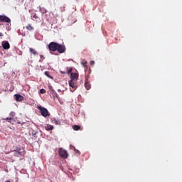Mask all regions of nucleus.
<instances>
[{
  "instance_id": "32",
  "label": "nucleus",
  "mask_w": 182,
  "mask_h": 182,
  "mask_svg": "<svg viewBox=\"0 0 182 182\" xmlns=\"http://www.w3.org/2000/svg\"><path fill=\"white\" fill-rule=\"evenodd\" d=\"M33 135L36 134V132H35L34 134H33Z\"/></svg>"
},
{
  "instance_id": "21",
  "label": "nucleus",
  "mask_w": 182,
  "mask_h": 182,
  "mask_svg": "<svg viewBox=\"0 0 182 182\" xmlns=\"http://www.w3.org/2000/svg\"><path fill=\"white\" fill-rule=\"evenodd\" d=\"M4 120H6V122H8L9 123H12V122H14V118L7 117V118L4 119Z\"/></svg>"
},
{
  "instance_id": "9",
  "label": "nucleus",
  "mask_w": 182,
  "mask_h": 182,
  "mask_svg": "<svg viewBox=\"0 0 182 182\" xmlns=\"http://www.w3.org/2000/svg\"><path fill=\"white\" fill-rule=\"evenodd\" d=\"M15 100L16 102H23L24 97L23 96L19 95V94H16L14 95Z\"/></svg>"
},
{
  "instance_id": "24",
  "label": "nucleus",
  "mask_w": 182,
  "mask_h": 182,
  "mask_svg": "<svg viewBox=\"0 0 182 182\" xmlns=\"http://www.w3.org/2000/svg\"><path fill=\"white\" fill-rule=\"evenodd\" d=\"M67 70H68V73L69 75L70 73H72V71L73 70V68L68 67V68H67Z\"/></svg>"
},
{
  "instance_id": "30",
  "label": "nucleus",
  "mask_w": 182,
  "mask_h": 182,
  "mask_svg": "<svg viewBox=\"0 0 182 182\" xmlns=\"http://www.w3.org/2000/svg\"><path fill=\"white\" fill-rule=\"evenodd\" d=\"M0 36H1V37L4 36V33H2L1 32H0Z\"/></svg>"
},
{
  "instance_id": "18",
  "label": "nucleus",
  "mask_w": 182,
  "mask_h": 182,
  "mask_svg": "<svg viewBox=\"0 0 182 182\" xmlns=\"http://www.w3.org/2000/svg\"><path fill=\"white\" fill-rule=\"evenodd\" d=\"M52 15V13H48L46 14L47 21H50L52 19V17L50 16Z\"/></svg>"
},
{
  "instance_id": "11",
  "label": "nucleus",
  "mask_w": 182,
  "mask_h": 182,
  "mask_svg": "<svg viewBox=\"0 0 182 182\" xmlns=\"http://www.w3.org/2000/svg\"><path fill=\"white\" fill-rule=\"evenodd\" d=\"M90 73H92V70L90 68L88 71H87L85 74V81H89V79H90Z\"/></svg>"
},
{
  "instance_id": "7",
  "label": "nucleus",
  "mask_w": 182,
  "mask_h": 182,
  "mask_svg": "<svg viewBox=\"0 0 182 182\" xmlns=\"http://www.w3.org/2000/svg\"><path fill=\"white\" fill-rule=\"evenodd\" d=\"M0 22H6L7 23H11V18L6 16L0 15Z\"/></svg>"
},
{
  "instance_id": "17",
  "label": "nucleus",
  "mask_w": 182,
  "mask_h": 182,
  "mask_svg": "<svg viewBox=\"0 0 182 182\" xmlns=\"http://www.w3.org/2000/svg\"><path fill=\"white\" fill-rule=\"evenodd\" d=\"M73 130H75V131L82 130V128L79 125H73Z\"/></svg>"
},
{
  "instance_id": "23",
  "label": "nucleus",
  "mask_w": 182,
  "mask_h": 182,
  "mask_svg": "<svg viewBox=\"0 0 182 182\" xmlns=\"http://www.w3.org/2000/svg\"><path fill=\"white\" fill-rule=\"evenodd\" d=\"M40 12H41V14H46L47 11L46 10L45 8H41V9H40Z\"/></svg>"
},
{
  "instance_id": "22",
  "label": "nucleus",
  "mask_w": 182,
  "mask_h": 182,
  "mask_svg": "<svg viewBox=\"0 0 182 182\" xmlns=\"http://www.w3.org/2000/svg\"><path fill=\"white\" fill-rule=\"evenodd\" d=\"M82 66H84V68H87V61L85 60H82Z\"/></svg>"
},
{
  "instance_id": "26",
  "label": "nucleus",
  "mask_w": 182,
  "mask_h": 182,
  "mask_svg": "<svg viewBox=\"0 0 182 182\" xmlns=\"http://www.w3.org/2000/svg\"><path fill=\"white\" fill-rule=\"evenodd\" d=\"M33 19H35L36 21H38V19H39V17H38V15H36V14H34V15L33 16Z\"/></svg>"
},
{
  "instance_id": "12",
  "label": "nucleus",
  "mask_w": 182,
  "mask_h": 182,
  "mask_svg": "<svg viewBox=\"0 0 182 182\" xmlns=\"http://www.w3.org/2000/svg\"><path fill=\"white\" fill-rule=\"evenodd\" d=\"M85 89L87 90H90L91 87H92V85L90 84V81H85Z\"/></svg>"
},
{
  "instance_id": "1",
  "label": "nucleus",
  "mask_w": 182,
  "mask_h": 182,
  "mask_svg": "<svg viewBox=\"0 0 182 182\" xmlns=\"http://www.w3.org/2000/svg\"><path fill=\"white\" fill-rule=\"evenodd\" d=\"M38 110H40L41 116L43 117H48V116H50L48 109L42 106L38 107Z\"/></svg>"
},
{
  "instance_id": "8",
  "label": "nucleus",
  "mask_w": 182,
  "mask_h": 182,
  "mask_svg": "<svg viewBox=\"0 0 182 182\" xmlns=\"http://www.w3.org/2000/svg\"><path fill=\"white\" fill-rule=\"evenodd\" d=\"M70 77V80L77 81V79H79V73H71Z\"/></svg>"
},
{
  "instance_id": "13",
  "label": "nucleus",
  "mask_w": 182,
  "mask_h": 182,
  "mask_svg": "<svg viewBox=\"0 0 182 182\" xmlns=\"http://www.w3.org/2000/svg\"><path fill=\"white\" fill-rule=\"evenodd\" d=\"M50 89H51L50 93H52L53 97H56L58 99L59 97V95H58L56 91H55V90H53V88H52V87H50Z\"/></svg>"
},
{
  "instance_id": "28",
  "label": "nucleus",
  "mask_w": 182,
  "mask_h": 182,
  "mask_svg": "<svg viewBox=\"0 0 182 182\" xmlns=\"http://www.w3.org/2000/svg\"><path fill=\"white\" fill-rule=\"evenodd\" d=\"M90 65H91V66H93V65H95V61L94 60L90 61Z\"/></svg>"
},
{
  "instance_id": "4",
  "label": "nucleus",
  "mask_w": 182,
  "mask_h": 182,
  "mask_svg": "<svg viewBox=\"0 0 182 182\" xmlns=\"http://www.w3.org/2000/svg\"><path fill=\"white\" fill-rule=\"evenodd\" d=\"M76 80H70L69 81V86L70 87H72V89H70V92H73L74 90H76L77 89V85H76Z\"/></svg>"
},
{
  "instance_id": "16",
  "label": "nucleus",
  "mask_w": 182,
  "mask_h": 182,
  "mask_svg": "<svg viewBox=\"0 0 182 182\" xmlns=\"http://www.w3.org/2000/svg\"><path fill=\"white\" fill-rule=\"evenodd\" d=\"M52 123H53L54 124H60V121L57 119L56 118H53L51 119Z\"/></svg>"
},
{
  "instance_id": "6",
  "label": "nucleus",
  "mask_w": 182,
  "mask_h": 182,
  "mask_svg": "<svg viewBox=\"0 0 182 182\" xmlns=\"http://www.w3.org/2000/svg\"><path fill=\"white\" fill-rule=\"evenodd\" d=\"M13 151L16 157H19V156H23L25 154L23 151H21V148H17L16 150H13Z\"/></svg>"
},
{
  "instance_id": "14",
  "label": "nucleus",
  "mask_w": 182,
  "mask_h": 182,
  "mask_svg": "<svg viewBox=\"0 0 182 182\" xmlns=\"http://www.w3.org/2000/svg\"><path fill=\"white\" fill-rule=\"evenodd\" d=\"M45 129L48 132H50V130H52L53 129V126H52L49 124H47L45 125Z\"/></svg>"
},
{
  "instance_id": "20",
  "label": "nucleus",
  "mask_w": 182,
  "mask_h": 182,
  "mask_svg": "<svg viewBox=\"0 0 182 182\" xmlns=\"http://www.w3.org/2000/svg\"><path fill=\"white\" fill-rule=\"evenodd\" d=\"M26 29L27 31H33V27L31 26V24H28V26H26Z\"/></svg>"
},
{
  "instance_id": "29",
  "label": "nucleus",
  "mask_w": 182,
  "mask_h": 182,
  "mask_svg": "<svg viewBox=\"0 0 182 182\" xmlns=\"http://www.w3.org/2000/svg\"><path fill=\"white\" fill-rule=\"evenodd\" d=\"M40 58H41V59H45V57H43V55H40Z\"/></svg>"
},
{
  "instance_id": "5",
  "label": "nucleus",
  "mask_w": 182,
  "mask_h": 182,
  "mask_svg": "<svg viewBox=\"0 0 182 182\" xmlns=\"http://www.w3.org/2000/svg\"><path fill=\"white\" fill-rule=\"evenodd\" d=\"M57 51L58 53H65L66 52V46H65L63 44H58L57 46Z\"/></svg>"
},
{
  "instance_id": "25",
  "label": "nucleus",
  "mask_w": 182,
  "mask_h": 182,
  "mask_svg": "<svg viewBox=\"0 0 182 182\" xmlns=\"http://www.w3.org/2000/svg\"><path fill=\"white\" fill-rule=\"evenodd\" d=\"M40 93H41V95L46 93V90H45V89L40 90Z\"/></svg>"
},
{
  "instance_id": "3",
  "label": "nucleus",
  "mask_w": 182,
  "mask_h": 182,
  "mask_svg": "<svg viewBox=\"0 0 182 182\" xmlns=\"http://www.w3.org/2000/svg\"><path fill=\"white\" fill-rule=\"evenodd\" d=\"M59 153V156L60 157H61L62 159H68L69 154H68V151H66V150L60 148L58 151Z\"/></svg>"
},
{
  "instance_id": "31",
  "label": "nucleus",
  "mask_w": 182,
  "mask_h": 182,
  "mask_svg": "<svg viewBox=\"0 0 182 182\" xmlns=\"http://www.w3.org/2000/svg\"><path fill=\"white\" fill-rule=\"evenodd\" d=\"M61 73H63V74H65V72H63V71H61Z\"/></svg>"
},
{
  "instance_id": "27",
  "label": "nucleus",
  "mask_w": 182,
  "mask_h": 182,
  "mask_svg": "<svg viewBox=\"0 0 182 182\" xmlns=\"http://www.w3.org/2000/svg\"><path fill=\"white\" fill-rule=\"evenodd\" d=\"M10 116L12 119V117H15V113L14 112H10Z\"/></svg>"
},
{
  "instance_id": "10",
  "label": "nucleus",
  "mask_w": 182,
  "mask_h": 182,
  "mask_svg": "<svg viewBox=\"0 0 182 182\" xmlns=\"http://www.w3.org/2000/svg\"><path fill=\"white\" fill-rule=\"evenodd\" d=\"M1 45L3 46V48H4L6 50L9 49V48H11V45H9V42H8L6 41H3Z\"/></svg>"
},
{
  "instance_id": "15",
  "label": "nucleus",
  "mask_w": 182,
  "mask_h": 182,
  "mask_svg": "<svg viewBox=\"0 0 182 182\" xmlns=\"http://www.w3.org/2000/svg\"><path fill=\"white\" fill-rule=\"evenodd\" d=\"M29 52H30V53H32L33 55H34V56H36V55H38V52L36 51V50H35L32 48H29Z\"/></svg>"
},
{
  "instance_id": "2",
  "label": "nucleus",
  "mask_w": 182,
  "mask_h": 182,
  "mask_svg": "<svg viewBox=\"0 0 182 182\" xmlns=\"http://www.w3.org/2000/svg\"><path fill=\"white\" fill-rule=\"evenodd\" d=\"M58 43L55 42H51L48 44V49L49 50H50L51 52H56V50H58Z\"/></svg>"
},
{
  "instance_id": "19",
  "label": "nucleus",
  "mask_w": 182,
  "mask_h": 182,
  "mask_svg": "<svg viewBox=\"0 0 182 182\" xmlns=\"http://www.w3.org/2000/svg\"><path fill=\"white\" fill-rule=\"evenodd\" d=\"M44 74L46 75V76H47V77H49V79H53V77H52V76L50 75L49 71H46V72L44 73Z\"/></svg>"
}]
</instances>
